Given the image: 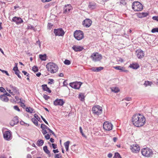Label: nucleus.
Instances as JSON below:
<instances>
[{"label": "nucleus", "instance_id": "f257e3e1", "mask_svg": "<svg viewBox=\"0 0 158 158\" xmlns=\"http://www.w3.org/2000/svg\"><path fill=\"white\" fill-rule=\"evenodd\" d=\"M145 121V117L140 114H134L132 118V121L133 124L138 127L144 125Z\"/></svg>", "mask_w": 158, "mask_h": 158}, {"label": "nucleus", "instance_id": "f03ea898", "mask_svg": "<svg viewBox=\"0 0 158 158\" xmlns=\"http://www.w3.org/2000/svg\"><path fill=\"white\" fill-rule=\"evenodd\" d=\"M47 70L50 72L51 73H54L58 70V66L55 64L50 62L48 63L46 66Z\"/></svg>", "mask_w": 158, "mask_h": 158}, {"label": "nucleus", "instance_id": "7ed1b4c3", "mask_svg": "<svg viewBox=\"0 0 158 158\" xmlns=\"http://www.w3.org/2000/svg\"><path fill=\"white\" fill-rule=\"evenodd\" d=\"M141 152L143 156L147 157L152 156L153 155L152 150L148 148H143Z\"/></svg>", "mask_w": 158, "mask_h": 158}, {"label": "nucleus", "instance_id": "20e7f679", "mask_svg": "<svg viewBox=\"0 0 158 158\" xmlns=\"http://www.w3.org/2000/svg\"><path fill=\"white\" fill-rule=\"evenodd\" d=\"M132 7L135 11H140L143 9V6L139 2H134L132 3Z\"/></svg>", "mask_w": 158, "mask_h": 158}, {"label": "nucleus", "instance_id": "39448f33", "mask_svg": "<svg viewBox=\"0 0 158 158\" xmlns=\"http://www.w3.org/2000/svg\"><path fill=\"white\" fill-rule=\"evenodd\" d=\"M90 58L93 61L96 62L100 61L102 59V56L101 54L96 52L92 54Z\"/></svg>", "mask_w": 158, "mask_h": 158}, {"label": "nucleus", "instance_id": "423d86ee", "mask_svg": "<svg viewBox=\"0 0 158 158\" xmlns=\"http://www.w3.org/2000/svg\"><path fill=\"white\" fill-rule=\"evenodd\" d=\"M74 36L76 40H79L84 38V33L81 30H76L74 33Z\"/></svg>", "mask_w": 158, "mask_h": 158}, {"label": "nucleus", "instance_id": "0eeeda50", "mask_svg": "<svg viewBox=\"0 0 158 158\" xmlns=\"http://www.w3.org/2000/svg\"><path fill=\"white\" fill-rule=\"evenodd\" d=\"M3 136L4 139L7 141L10 140L12 138L11 132L10 130L3 132Z\"/></svg>", "mask_w": 158, "mask_h": 158}, {"label": "nucleus", "instance_id": "6e6552de", "mask_svg": "<svg viewBox=\"0 0 158 158\" xmlns=\"http://www.w3.org/2000/svg\"><path fill=\"white\" fill-rule=\"evenodd\" d=\"M113 125L110 123L108 121L104 122L103 124V128L106 130L110 131L113 128Z\"/></svg>", "mask_w": 158, "mask_h": 158}, {"label": "nucleus", "instance_id": "1a4fd4ad", "mask_svg": "<svg viewBox=\"0 0 158 158\" xmlns=\"http://www.w3.org/2000/svg\"><path fill=\"white\" fill-rule=\"evenodd\" d=\"M54 33L56 36H63L64 34V32L62 28L54 29Z\"/></svg>", "mask_w": 158, "mask_h": 158}, {"label": "nucleus", "instance_id": "9d476101", "mask_svg": "<svg viewBox=\"0 0 158 158\" xmlns=\"http://www.w3.org/2000/svg\"><path fill=\"white\" fill-rule=\"evenodd\" d=\"M82 84V83L80 82H72L69 83V85L71 87L74 89H79Z\"/></svg>", "mask_w": 158, "mask_h": 158}, {"label": "nucleus", "instance_id": "9b49d317", "mask_svg": "<svg viewBox=\"0 0 158 158\" xmlns=\"http://www.w3.org/2000/svg\"><path fill=\"white\" fill-rule=\"evenodd\" d=\"M92 21L89 19H86L82 22L83 26L86 27H89L91 25Z\"/></svg>", "mask_w": 158, "mask_h": 158}, {"label": "nucleus", "instance_id": "f8f14e48", "mask_svg": "<svg viewBox=\"0 0 158 158\" xmlns=\"http://www.w3.org/2000/svg\"><path fill=\"white\" fill-rule=\"evenodd\" d=\"M130 149L132 152L135 153L138 152L140 149L139 146L137 144H135L131 145Z\"/></svg>", "mask_w": 158, "mask_h": 158}, {"label": "nucleus", "instance_id": "ddd939ff", "mask_svg": "<svg viewBox=\"0 0 158 158\" xmlns=\"http://www.w3.org/2000/svg\"><path fill=\"white\" fill-rule=\"evenodd\" d=\"M136 54L137 57L139 59L142 58L144 56V52L141 49L137 50L136 51Z\"/></svg>", "mask_w": 158, "mask_h": 158}, {"label": "nucleus", "instance_id": "4468645a", "mask_svg": "<svg viewBox=\"0 0 158 158\" xmlns=\"http://www.w3.org/2000/svg\"><path fill=\"white\" fill-rule=\"evenodd\" d=\"M64 103L63 99H56L53 102L54 105L55 106H62Z\"/></svg>", "mask_w": 158, "mask_h": 158}, {"label": "nucleus", "instance_id": "2eb2a0df", "mask_svg": "<svg viewBox=\"0 0 158 158\" xmlns=\"http://www.w3.org/2000/svg\"><path fill=\"white\" fill-rule=\"evenodd\" d=\"M11 21L15 22L17 24H19L23 22L21 18L16 16L13 17Z\"/></svg>", "mask_w": 158, "mask_h": 158}, {"label": "nucleus", "instance_id": "dca6fc26", "mask_svg": "<svg viewBox=\"0 0 158 158\" xmlns=\"http://www.w3.org/2000/svg\"><path fill=\"white\" fill-rule=\"evenodd\" d=\"M71 6L70 4L65 5L63 8V13L66 14L67 12H69L71 10Z\"/></svg>", "mask_w": 158, "mask_h": 158}, {"label": "nucleus", "instance_id": "f3484780", "mask_svg": "<svg viewBox=\"0 0 158 158\" xmlns=\"http://www.w3.org/2000/svg\"><path fill=\"white\" fill-rule=\"evenodd\" d=\"M72 48L75 52H76L82 51L84 49L83 47L76 45H73Z\"/></svg>", "mask_w": 158, "mask_h": 158}, {"label": "nucleus", "instance_id": "a211bd4d", "mask_svg": "<svg viewBox=\"0 0 158 158\" xmlns=\"http://www.w3.org/2000/svg\"><path fill=\"white\" fill-rule=\"evenodd\" d=\"M114 68L116 69L119 70L120 72H128L127 70H125L124 67L120 66H114Z\"/></svg>", "mask_w": 158, "mask_h": 158}, {"label": "nucleus", "instance_id": "6ab92c4d", "mask_svg": "<svg viewBox=\"0 0 158 158\" xmlns=\"http://www.w3.org/2000/svg\"><path fill=\"white\" fill-rule=\"evenodd\" d=\"M41 87L42 89L44 91H46L48 93H50L51 92V90L49 88L47 87L46 84H44L42 85Z\"/></svg>", "mask_w": 158, "mask_h": 158}, {"label": "nucleus", "instance_id": "aec40b11", "mask_svg": "<svg viewBox=\"0 0 158 158\" xmlns=\"http://www.w3.org/2000/svg\"><path fill=\"white\" fill-rule=\"evenodd\" d=\"M0 99L2 101L5 102H7L9 100L8 97L5 96L4 94L0 96Z\"/></svg>", "mask_w": 158, "mask_h": 158}, {"label": "nucleus", "instance_id": "412c9836", "mask_svg": "<svg viewBox=\"0 0 158 158\" xmlns=\"http://www.w3.org/2000/svg\"><path fill=\"white\" fill-rule=\"evenodd\" d=\"M98 109L99 107L97 106V105L96 106H93L92 109L93 113L95 114H98L99 113L97 112V110H98Z\"/></svg>", "mask_w": 158, "mask_h": 158}, {"label": "nucleus", "instance_id": "4be33fe9", "mask_svg": "<svg viewBox=\"0 0 158 158\" xmlns=\"http://www.w3.org/2000/svg\"><path fill=\"white\" fill-rule=\"evenodd\" d=\"M10 87L14 93L19 94V89L16 87L13 86L12 85H10Z\"/></svg>", "mask_w": 158, "mask_h": 158}, {"label": "nucleus", "instance_id": "5701e85b", "mask_svg": "<svg viewBox=\"0 0 158 158\" xmlns=\"http://www.w3.org/2000/svg\"><path fill=\"white\" fill-rule=\"evenodd\" d=\"M95 3L93 2H90L89 5V8L90 9H93L95 8Z\"/></svg>", "mask_w": 158, "mask_h": 158}, {"label": "nucleus", "instance_id": "b1692460", "mask_svg": "<svg viewBox=\"0 0 158 158\" xmlns=\"http://www.w3.org/2000/svg\"><path fill=\"white\" fill-rule=\"evenodd\" d=\"M129 67L134 69H137L139 67V66L138 64H131L129 66Z\"/></svg>", "mask_w": 158, "mask_h": 158}, {"label": "nucleus", "instance_id": "393cba45", "mask_svg": "<svg viewBox=\"0 0 158 158\" xmlns=\"http://www.w3.org/2000/svg\"><path fill=\"white\" fill-rule=\"evenodd\" d=\"M26 110L27 112H28L30 113L35 112V111H34V110L33 108L30 107H27L26 108Z\"/></svg>", "mask_w": 158, "mask_h": 158}, {"label": "nucleus", "instance_id": "a878e982", "mask_svg": "<svg viewBox=\"0 0 158 158\" xmlns=\"http://www.w3.org/2000/svg\"><path fill=\"white\" fill-rule=\"evenodd\" d=\"M44 143V140L41 139H39L37 142L36 144L39 147H40L43 145Z\"/></svg>", "mask_w": 158, "mask_h": 158}, {"label": "nucleus", "instance_id": "bb28decb", "mask_svg": "<svg viewBox=\"0 0 158 158\" xmlns=\"http://www.w3.org/2000/svg\"><path fill=\"white\" fill-rule=\"evenodd\" d=\"M69 143L70 141H67V142H65L64 143V145L66 151L68 152L69 151Z\"/></svg>", "mask_w": 158, "mask_h": 158}, {"label": "nucleus", "instance_id": "cd10ccee", "mask_svg": "<svg viewBox=\"0 0 158 158\" xmlns=\"http://www.w3.org/2000/svg\"><path fill=\"white\" fill-rule=\"evenodd\" d=\"M39 57L42 60L45 61L46 60V55L45 54L40 55Z\"/></svg>", "mask_w": 158, "mask_h": 158}, {"label": "nucleus", "instance_id": "c85d7f7f", "mask_svg": "<svg viewBox=\"0 0 158 158\" xmlns=\"http://www.w3.org/2000/svg\"><path fill=\"white\" fill-rule=\"evenodd\" d=\"M97 106L99 107L98 110H97V112L99 113L98 114H96L99 115L102 113V107L99 105H97Z\"/></svg>", "mask_w": 158, "mask_h": 158}, {"label": "nucleus", "instance_id": "c756f323", "mask_svg": "<svg viewBox=\"0 0 158 158\" xmlns=\"http://www.w3.org/2000/svg\"><path fill=\"white\" fill-rule=\"evenodd\" d=\"M84 94L82 93H81L79 95V98H80L81 101H83L84 100Z\"/></svg>", "mask_w": 158, "mask_h": 158}, {"label": "nucleus", "instance_id": "7c9ffc66", "mask_svg": "<svg viewBox=\"0 0 158 158\" xmlns=\"http://www.w3.org/2000/svg\"><path fill=\"white\" fill-rule=\"evenodd\" d=\"M43 150L44 152L48 154H50V152L48 149L47 147L45 146L43 147Z\"/></svg>", "mask_w": 158, "mask_h": 158}, {"label": "nucleus", "instance_id": "2f4dec72", "mask_svg": "<svg viewBox=\"0 0 158 158\" xmlns=\"http://www.w3.org/2000/svg\"><path fill=\"white\" fill-rule=\"evenodd\" d=\"M111 91L113 92L116 93L119 92V89L117 87H113L111 88Z\"/></svg>", "mask_w": 158, "mask_h": 158}, {"label": "nucleus", "instance_id": "473e14b6", "mask_svg": "<svg viewBox=\"0 0 158 158\" xmlns=\"http://www.w3.org/2000/svg\"><path fill=\"white\" fill-rule=\"evenodd\" d=\"M31 121L36 126L38 125V122L37 119H36L35 118H32L31 119Z\"/></svg>", "mask_w": 158, "mask_h": 158}, {"label": "nucleus", "instance_id": "72a5a7b5", "mask_svg": "<svg viewBox=\"0 0 158 158\" xmlns=\"http://www.w3.org/2000/svg\"><path fill=\"white\" fill-rule=\"evenodd\" d=\"M12 120L16 124L19 123V119L18 117L17 116L15 117Z\"/></svg>", "mask_w": 158, "mask_h": 158}, {"label": "nucleus", "instance_id": "f704fd0d", "mask_svg": "<svg viewBox=\"0 0 158 158\" xmlns=\"http://www.w3.org/2000/svg\"><path fill=\"white\" fill-rule=\"evenodd\" d=\"M113 158H122L119 153L116 152L115 153Z\"/></svg>", "mask_w": 158, "mask_h": 158}, {"label": "nucleus", "instance_id": "c9c22d12", "mask_svg": "<svg viewBox=\"0 0 158 158\" xmlns=\"http://www.w3.org/2000/svg\"><path fill=\"white\" fill-rule=\"evenodd\" d=\"M152 84V82H150L148 81H145V83H144V85L145 86H147L148 85H151V84Z\"/></svg>", "mask_w": 158, "mask_h": 158}, {"label": "nucleus", "instance_id": "e433bc0d", "mask_svg": "<svg viewBox=\"0 0 158 158\" xmlns=\"http://www.w3.org/2000/svg\"><path fill=\"white\" fill-rule=\"evenodd\" d=\"M20 73V72L19 70H17L15 71V73L18 76L19 78L20 79H21V77L19 74Z\"/></svg>", "mask_w": 158, "mask_h": 158}, {"label": "nucleus", "instance_id": "4c0bfd02", "mask_svg": "<svg viewBox=\"0 0 158 158\" xmlns=\"http://www.w3.org/2000/svg\"><path fill=\"white\" fill-rule=\"evenodd\" d=\"M79 130H80V133H81L82 136L86 138V136L83 133L82 127H79Z\"/></svg>", "mask_w": 158, "mask_h": 158}, {"label": "nucleus", "instance_id": "58836bf2", "mask_svg": "<svg viewBox=\"0 0 158 158\" xmlns=\"http://www.w3.org/2000/svg\"><path fill=\"white\" fill-rule=\"evenodd\" d=\"M64 64L67 65H69L71 64L70 61L66 59L64 61Z\"/></svg>", "mask_w": 158, "mask_h": 158}, {"label": "nucleus", "instance_id": "ea45409f", "mask_svg": "<svg viewBox=\"0 0 158 158\" xmlns=\"http://www.w3.org/2000/svg\"><path fill=\"white\" fill-rule=\"evenodd\" d=\"M32 70L35 72H36L38 71V69L37 67L34 66L33 67Z\"/></svg>", "mask_w": 158, "mask_h": 158}, {"label": "nucleus", "instance_id": "a19ab883", "mask_svg": "<svg viewBox=\"0 0 158 158\" xmlns=\"http://www.w3.org/2000/svg\"><path fill=\"white\" fill-rule=\"evenodd\" d=\"M48 127L45 125L44 124H42L41 125V128L42 129V130L45 129H47V128H48Z\"/></svg>", "mask_w": 158, "mask_h": 158}, {"label": "nucleus", "instance_id": "79ce46f5", "mask_svg": "<svg viewBox=\"0 0 158 158\" xmlns=\"http://www.w3.org/2000/svg\"><path fill=\"white\" fill-rule=\"evenodd\" d=\"M27 29L33 30L34 31H35L34 27H33L32 25H28L27 27Z\"/></svg>", "mask_w": 158, "mask_h": 158}, {"label": "nucleus", "instance_id": "37998d69", "mask_svg": "<svg viewBox=\"0 0 158 158\" xmlns=\"http://www.w3.org/2000/svg\"><path fill=\"white\" fill-rule=\"evenodd\" d=\"M151 32L152 33L156 32H158V28H155L152 29L151 31Z\"/></svg>", "mask_w": 158, "mask_h": 158}, {"label": "nucleus", "instance_id": "c03bdc74", "mask_svg": "<svg viewBox=\"0 0 158 158\" xmlns=\"http://www.w3.org/2000/svg\"><path fill=\"white\" fill-rule=\"evenodd\" d=\"M103 69V67H96V72H99Z\"/></svg>", "mask_w": 158, "mask_h": 158}, {"label": "nucleus", "instance_id": "a18cd8bd", "mask_svg": "<svg viewBox=\"0 0 158 158\" xmlns=\"http://www.w3.org/2000/svg\"><path fill=\"white\" fill-rule=\"evenodd\" d=\"M48 80L49 81L48 83V84L51 85L54 83V80L52 79H49Z\"/></svg>", "mask_w": 158, "mask_h": 158}, {"label": "nucleus", "instance_id": "49530a36", "mask_svg": "<svg viewBox=\"0 0 158 158\" xmlns=\"http://www.w3.org/2000/svg\"><path fill=\"white\" fill-rule=\"evenodd\" d=\"M55 158H62V157L60 153H59L55 155Z\"/></svg>", "mask_w": 158, "mask_h": 158}, {"label": "nucleus", "instance_id": "de8ad7c7", "mask_svg": "<svg viewBox=\"0 0 158 158\" xmlns=\"http://www.w3.org/2000/svg\"><path fill=\"white\" fill-rule=\"evenodd\" d=\"M18 70L19 69H18V68L17 67V64L16 63L15 65L13 68V70L15 72V71L17 70Z\"/></svg>", "mask_w": 158, "mask_h": 158}, {"label": "nucleus", "instance_id": "09e8293b", "mask_svg": "<svg viewBox=\"0 0 158 158\" xmlns=\"http://www.w3.org/2000/svg\"><path fill=\"white\" fill-rule=\"evenodd\" d=\"M53 24L51 23H48V27L49 29H51L53 26Z\"/></svg>", "mask_w": 158, "mask_h": 158}, {"label": "nucleus", "instance_id": "8fccbe9b", "mask_svg": "<svg viewBox=\"0 0 158 158\" xmlns=\"http://www.w3.org/2000/svg\"><path fill=\"white\" fill-rule=\"evenodd\" d=\"M43 97L46 100H48L50 98L49 96L46 94L44 95Z\"/></svg>", "mask_w": 158, "mask_h": 158}, {"label": "nucleus", "instance_id": "3c124183", "mask_svg": "<svg viewBox=\"0 0 158 158\" xmlns=\"http://www.w3.org/2000/svg\"><path fill=\"white\" fill-rule=\"evenodd\" d=\"M14 108L16 110H17L19 111H20V110L18 106H14Z\"/></svg>", "mask_w": 158, "mask_h": 158}, {"label": "nucleus", "instance_id": "603ef678", "mask_svg": "<svg viewBox=\"0 0 158 158\" xmlns=\"http://www.w3.org/2000/svg\"><path fill=\"white\" fill-rule=\"evenodd\" d=\"M41 118L43 120V121L44 122L46 123V124H47V125H48V122L46 121V120L44 118V117L42 116H41Z\"/></svg>", "mask_w": 158, "mask_h": 158}, {"label": "nucleus", "instance_id": "864d4df0", "mask_svg": "<svg viewBox=\"0 0 158 158\" xmlns=\"http://www.w3.org/2000/svg\"><path fill=\"white\" fill-rule=\"evenodd\" d=\"M22 72L24 75H26L27 76H28V75H29V74L27 73L25 71L23 70L22 71Z\"/></svg>", "mask_w": 158, "mask_h": 158}, {"label": "nucleus", "instance_id": "5fc2aeb1", "mask_svg": "<svg viewBox=\"0 0 158 158\" xmlns=\"http://www.w3.org/2000/svg\"><path fill=\"white\" fill-rule=\"evenodd\" d=\"M152 19L154 20L158 21V16H154L152 17Z\"/></svg>", "mask_w": 158, "mask_h": 158}, {"label": "nucleus", "instance_id": "6e6d98bb", "mask_svg": "<svg viewBox=\"0 0 158 158\" xmlns=\"http://www.w3.org/2000/svg\"><path fill=\"white\" fill-rule=\"evenodd\" d=\"M120 3L123 5H126V2L125 0H122L120 2Z\"/></svg>", "mask_w": 158, "mask_h": 158}, {"label": "nucleus", "instance_id": "4d7b16f0", "mask_svg": "<svg viewBox=\"0 0 158 158\" xmlns=\"http://www.w3.org/2000/svg\"><path fill=\"white\" fill-rule=\"evenodd\" d=\"M10 125L12 126H13L15 125L16 124L12 120L10 121Z\"/></svg>", "mask_w": 158, "mask_h": 158}, {"label": "nucleus", "instance_id": "13d9d810", "mask_svg": "<svg viewBox=\"0 0 158 158\" xmlns=\"http://www.w3.org/2000/svg\"><path fill=\"white\" fill-rule=\"evenodd\" d=\"M45 138L46 139L48 140L50 138V135L48 134H47L45 135Z\"/></svg>", "mask_w": 158, "mask_h": 158}, {"label": "nucleus", "instance_id": "bf43d9fd", "mask_svg": "<svg viewBox=\"0 0 158 158\" xmlns=\"http://www.w3.org/2000/svg\"><path fill=\"white\" fill-rule=\"evenodd\" d=\"M0 91L1 92H4L6 91L5 89L2 87H0Z\"/></svg>", "mask_w": 158, "mask_h": 158}, {"label": "nucleus", "instance_id": "052dcab7", "mask_svg": "<svg viewBox=\"0 0 158 158\" xmlns=\"http://www.w3.org/2000/svg\"><path fill=\"white\" fill-rule=\"evenodd\" d=\"M2 73H6V74L8 76H9V74L8 73V72L7 71H6V70H2Z\"/></svg>", "mask_w": 158, "mask_h": 158}, {"label": "nucleus", "instance_id": "680f3d73", "mask_svg": "<svg viewBox=\"0 0 158 158\" xmlns=\"http://www.w3.org/2000/svg\"><path fill=\"white\" fill-rule=\"evenodd\" d=\"M142 17H145L148 15V14L147 13H142Z\"/></svg>", "mask_w": 158, "mask_h": 158}, {"label": "nucleus", "instance_id": "e2e57ef3", "mask_svg": "<svg viewBox=\"0 0 158 158\" xmlns=\"http://www.w3.org/2000/svg\"><path fill=\"white\" fill-rule=\"evenodd\" d=\"M36 44V45H37L38 44L39 46V47L40 48L41 47V43L40 42V41H39V40H38V41H37L36 42V43L35 44Z\"/></svg>", "mask_w": 158, "mask_h": 158}, {"label": "nucleus", "instance_id": "0e129e2a", "mask_svg": "<svg viewBox=\"0 0 158 158\" xmlns=\"http://www.w3.org/2000/svg\"><path fill=\"white\" fill-rule=\"evenodd\" d=\"M52 147L53 149H56V148L57 145L55 143L52 144Z\"/></svg>", "mask_w": 158, "mask_h": 158}, {"label": "nucleus", "instance_id": "69168bd1", "mask_svg": "<svg viewBox=\"0 0 158 158\" xmlns=\"http://www.w3.org/2000/svg\"><path fill=\"white\" fill-rule=\"evenodd\" d=\"M67 80H65L64 82H63V85H64V86H66L67 85H68V83H67Z\"/></svg>", "mask_w": 158, "mask_h": 158}, {"label": "nucleus", "instance_id": "338daca9", "mask_svg": "<svg viewBox=\"0 0 158 158\" xmlns=\"http://www.w3.org/2000/svg\"><path fill=\"white\" fill-rule=\"evenodd\" d=\"M91 70L94 72H96V67H92L91 68Z\"/></svg>", "mask_w": 158, "mask_h": 158}, {"label": "nucleus", "instance_id": "774afa93", "mask_svg": "<svg viewBox=\"0 0 158 158\" xmlns=\"http://www.w3.org/2000/svg\"><path fill=\"white\" fill-rule=\"evenodd\" d=\"M43 130V131L42 132L44 135L46 134L47 133V131L45 129Z\"/></svg>", "mask_w": 158, "mask_h": 158}]
</instances>
